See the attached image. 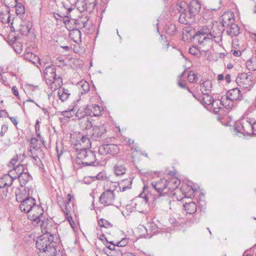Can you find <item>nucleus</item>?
I'll return each mask as SVG.
<instances>
[{"instance_id": "1", "label": "nucleus", "mask_w": 256, "mask_h": 256, "mask_svg": "<svg viewBox=\"0 0 256 256\" xmlns=\"http://www.w3.org/2000/svg\"><path fill=\"white\" fill-rule=\"evenodd\" d=\"M221 30L218 28L217 23L212 24V26H204L200 28L198 32L194 36V38L198 43V48L192 46L189 48V52L192 55H197L201 50L202 52H208L212 46V42L216 38L221 40L220 38Z\"/></svg>"}, {"instance_id": "18", "label": "nucleus", "mask_w": 256, "mask_h": 256, "mask_svg": "<svg viewBox=\"0 0 256 256\" xmlns=\"http://www.w3.org/2000/svg\"><path fill=\"white\" fill-rule=\"evenodd\" d=\"M234 15L232 12H225L222 16V24L224 27H228L234 24Z\"/></svg>"}, {"instance_id": "63", "label": "nucleus", "mask_w": 256, "mask_h": 256, "mask_svg": "<svg viewBox=\"0 0 256 256\" xmlns=\"http://www.w3.org/2000/svg\"><path fill=\"white\" fill-rule=\"evenodd\" d=\"M230 75L227 74L225 76V80L227 83L229 84L230 82Z\"/></svg>"}, {"instance_id": "59", "label": "nucleus", "mask_w": 256, "mask_h": 256, "mask_svg": "<svg viewBox=\"0 0 256 256\" xmlns=\"http://www.w3.org/2000/svg\"><path fill=\"white\" fill-rule=\"evenodd\" d=\"M10 120L12 121V122L16 126L18 125V121H17V119H16V117H14V116H9L8 117Z\"/></svg>"}, {"instance_id": "25", "label": "nucleus", "mask_w": 256, "mask_h": 256, "mask_svg": "<svg viewBox=\"0 0 256 256\" xmlns=\"http://www.w3.org/2000/svg\"><path fill=\"white\" fill-rule=\"evenodd\" d=\"M18 179L22 186H24L27 182L32 180V177L28 173V170L18 176Z\"/></svg>"}, {"instance_id": "11", "label": "nucleus", "mask_w": 256, "mask_h": 256, "mask_svg": "<svg viewBox=\"0 0 256 256\" xmlns=\"http://www.w3.org/2000/svg\"><path fill=\"white\" fill-rule=\"evenodd\" d=\"M236 82L238 86L250 90L254 84L251 73H241L238 74L236 78Z\"/></svg>"}, {"instance_id": "6", "label": "nucleus", "mask_w": 256, "mask_h": 256, "mask_svg": "<svg viewBox=\"0 0 256 256\" xmlns=\"http://www.w3.org/2000/svg\"><path fill=\"white\" fill-rule=\"evenodd\" d=\"M44 74L46 84L52 86V88H53V84L60 86L62 84V78L60 76L56 75L55 66L50 65L46 66L44 70Z\"/></svg>"}, {"instance_id": "19", "label": "nucleus", "mask_w": 256, "mask_h": 256, "mask_svg": "<svg viewBox=\"0 0 256 256\" xmlns=\"http://www.w3.org/2000/svg\"><path fill=\"white\" fill-rule=\"evenodd\" d=\"M14 178L10 174H5L0 178V187L7 190L12 185Z\"/></svg>"}, {"instance_id": "57", "label": "nucleus", "mask_w": 256, "mask_h": 256, "mask_svg": "<svg viewBox=\"0 0 256 256\" xmlns=\"http://www.w3.org/2000/svg\"><path fill=\"white\" fill-rule=\"evenodd\" d=\"M18 196H20L22 198H29V194H28L26 192H24V194H23L22 192H20L19 193H16V200H17V197Z\"/></svg>"}, {"instance_id": "45", "label": "nucleus", "mask_w": 256, "mask_h": 256, "mask_svg": "<svg viewBox=\"0 0 256 256\" xmlns=\"http://www.w3.org/2000/svg\"><path fill=\"white\" fill-rule=\"evenodd\" d=\"M74 107H73L72 108H68V110L62 111L61 114L64 117L70 118L74 116Z\"/></svg>"}, {"instance_id": "2", "label": "nucleus", "mask_w": 256, "mask_h": 256, "mask_svg": "<svg viewBox=\"0 0 256 256\" xmlns=\"http://www.w3.org/2000/svg\"><path fill=\"white\" fill-rule=\"evenodd\" d=\"M152 187L158 192V196H152V194H144L142 201L144 202V204H148V202L152 200V206L155 207L157 204H162L164 206H169L171 203L170 198L168 194L167 180L159 179L154 181L151 184Z\"/></svg>"}, {"instance_id": "22", "label": "nucleus", "mask_w": 256, "mask_h": 256, "mask_svg": "<svg viewBox=\"0 0 256 256\" xmlns=\"http://www.w3.org/2000/svg\"><path fill=\"white\" fill-rule=\"evenodd\" d=\"M132 180L131 178H129L123 180L119 184H116V186H119L120 190L124 192L127 190L130 189L132 188Z\"/></svg>"}, {"instance_id": "15", "label": "nucleus", "mask_w": 256, "mask_h": 256, "mask_svg": "<svg viewBox=\"0 0 256 256\" xmlns=\"http://www.w3.org/2000/svg\"><path fill=\"white\" fill-rule=\"evenodd\" d=\"M5 6L9 8L14 7L16 15L20 17L25 13L24 6L22 4L18 2L17 0H14L12 2H8L6 0L5 2Z\"/></svg>"}, {"instance_id": "28", "label": "nucleus", "mask_w": 256, "mask_h": 256, "mask_svg": "<svg viewBox=\"0 0 256 256\" xmlns=\"http://www.w3.org/2000/svg\"><path fill=\"white\" fill-rule=\"evenodd\" d=\"M78 86L81 94L88 93L90 90V85L88 82L85 80H81L78 83Z\"/></svg>"}, {"instance_id": "37", "label": "nucleus", "mask_w": 256, "mask_h": 256, "mask_svg": "<svg viewBox=\"0 0 256 256\" xmlns=\"http://www.w3.org/2000/svg\"><path fill=\"white\" fill-rule=\"evenodd\" d=\"M12 170H10V172H16V176H15V178H18V176L21 175V174L26 172L28 170L27 168L24 165H18L15 167H14Z\"/></svg>"}, {"instance_id": "13", "label": "nucleus", "mask_w": 256, "mask_h": 256, "mask_svg": "<svg viewBox=\"0 0 256 256\" xmlns=\"http://www.w3.org/2000/svg\"><path fill=\"white\" fill-rule=\"evenodd\" d=\"M74 145L78 150H88L91 146V142L90 138L85 136L78 134L76 136V142Z\"/></svg>"}, {"instance_id": "56", "label": "nucleus", "mask_w": 256, "mask_h": 256, "mask_svg": "<svg viewBox=\"0 0 256 256\" xmlns=\"http://www.w3.org/2000/svg\"><path fill=\"white\" fill-rule=\"evenodd\" d=\"M194 191L192 188H190V190L187 192H185L184 193V196L185 197L189 198L191 197L194 195Z\"/></svg>"}, {"instance_id": "58", "label": "nucleus", "mask_w": 256, "mask_h": 256, "mask_svg": "<svg viewBox=\"0 0 256 256\" xmlns=\"http://www.w3.org/2000/svg\"><path fill=\"white\" fill-rule=\"evenodd\" d=\"M12 91L13 94L19 98L18 92L17 88L16 86H13L12 87Z\"/></svg>"}, {"instance_id": "30", "label": "nucleus", "mask_w": 256, "mask_h": 256, "mask_svg": "<svg viewBox=\"0 0 256 256\" xmlns=\"http://www.w3.org/2000/svg\"><path fill=\"white\" fill-rule=\"evenodd\" d=\"M110 243L111 244L108 246L107 248L111 250L110 252L111 255H120L121 256V254H124L122 252L123 248L114 244L113 242H110Z\"/></svg>"}, {"instance_id": "55", "label": "nucleus", "mask_w": 256, "mask_h": 256, "mask_svg": "<svg viewBox=\"0 0 256 256\" xmlns=\"http://www.w3.org/2000/svg\"><path fill=\"white\" fill-rule=\"evenodd\" d=\"M8 130V126L7 124H4L2 126V130L0 132V134L2 136H3V135L6 133V132Z\"/></svg>"}, {"instance_id": "42", "label": "nucleus", "mask_w": 256, "mask_h": 256, "mask_svg": "<svg viewBox=\"0 0 256 256\" xmlns=\"http://www.w3.org/2000/svg\"><path fill=\"white\" fill-rule=\"evenodd\" d=\"M102 108L98 104H94L92 106V116H98L102 114Z\"/></svg>"}, {"instance_id": "41", "label": "nucleus", "mask_w": 256, "mask_h": 256, "mask_svg": "<svg viewBox=\"0 0 256 256\" xmlns=\"http://www.w3.org/2000/svg\"><path fill=\"white\" fill-rule=\"evenodd\" d=\"M114 171L115 174L118 176H122L126 173V170L124 166L122 164H116L114 166Z\"/></svg>"}, {"instance_id": "23", "label": "nucleus", "mask_w": 256, "mask_h": 256, "mask_svg": "<svg viewBox=\"0 0 256 256\" xmlns=\"http://www.w3.org/2000/svg\"><path fill=\"white\" fill-rule=\"evenodd\" d=\"M32 28V24L27 21H22L19 26L18 32L22 34H27Z\"/></svg>"}, {"instance_id": "12", "label": "nucleus", "mask_w": 256, "mask_h": 256, "mask_svg": "<svg viewBox=\"0 0 256 256\" xmlns=\"http://www.w3.org/2000/svg\"><path fill=\"white\" fill-rule=\"evenodd\" d=\"M17 202L20 203V208L22 212L28 213L36 204V200L32 197L22 198L20 196L17 197Z\"/></svg>"}, {"instance_id": "16", "label": "nucleus", "mask_w": 256, "mask_h": 256, "mask_svg": "<svg viewBox=\"0 0 256 256\" xmlns=\"http://www.w3.org/2000/svg\"><path fill=\"white\" fill-rule=\"evenodd\" d=\"M201 4L198 0H192L189 4V10L188 12V16H190V19L192 16L198 14L200 10Z\"/></svg>"}, {"instance_id": "29", "label": "nucleus", "mask_w": 256, "mask_h": 256, "mask_svg": "<svg viewBox=\"0 0 256 256\" xmlns=\"http://www.w3.org/2000/svg\"><path fill=\"white\" fill-rule=\"evenodd\" d=\"M184 208L186 213L193 214L197 210V205L194 202H189L184 204Z\"/></svg>"}, {"instance_id": "17", "label": "nucleus", "mask_w": 256, "mask_h": 256, "mask_svg": "<svg viewBox=\"0 0 256 256\" xmlns=\"http://www.w3.org/2000/svg\"><path fill=\"white\" fill-rule=\"evenodd\" d=\"M118 146L114 144H104L100 146L98 148V152L101 155H106L107 154L116 152Z\"/></svg>"}, {"instance_id": "46", "label": "nucleus", "mask_w": 256, "mask_h": 256, "mask_svg": "<svg viewBox=\"0 0 256 256\" xmlns=\"http://www.w3.org/2000/svg\"><path fill=\"white\" fill-rule=\"evenodd\" d=\"M10 15L8 13L0 14V21L3 24H9L10 22Z\"/></svg>"}, {"instance_id": "43", "label": "nucleus", "mask_w": 256, "mask_h": 256, "mask_svg": "<svg viewBox=\"0 0 256 256\" xmlns=\"http://www.w3.org/2000/svg\"><path fill=\"white\" fill-rule=\"evenodd\" d=\"M63 212H64V214L66 215V218L67 219L68 221L70 223V224L72 228H73L74 227V222L72 220V217L71 216V214H70V211H69L68 208H67V205L66 204V210H63Z\"/></svg>"}, {"instance_id": "34", "label": "nucleus", "mask_w": 256, "mask_h": 256, "mask_svg": "<svg viewBox=\"0 0 256 256\" xmlns=\"http://www.w3.org/2000/svg\"><path fill=\"white\" fill-rule=\"evenodd\" d=\"M145 229L146 232H150V234L151 235L156 234L158 232V227L153 222H148L145 227ZM151 236H152L150 237H151Z\"/></svg>"}, {"instance_id": "36", "label": "nucleus", "mask_w": 256, "mask_h": 256, "mask_svg": "<svg viewBox=\"0 0 256 256\" xmlns=\"http://www.w3.org/2000/svg\"><path fill=\"white\" fill-rule=\"evenodd\" d=\"M67 197L68 202H64L62 198L60 196H57L56 197L57 202L62 210H66V204L67 205V208H68V206H70L69 203L71 200L72 197L70 194H68Z\"/></svg>"}, {"instance_id": "5", "label": "nucleus", "mask_w": 256, "mask_h": 256, "mask_svg": "<svg viewBox=\"0 0 256 256\" xmlns=\"http://www.w3.org/2000/svg\"><path fill=\"white\" fill-rule=\"evenodd\" d=\"M242 98V94L238 88L230 90L220 100V104L228 109H232L234 106V102L240 100Z\"/></svg>"}, {"instance_id": "49", "label": "nucleus", "mask_w": 256, "mask_h": 256, "mask_svg": "<svg viewBox=\"0 0 256 256\" xmlns=\"http://www.w3.org/2000/svg\"><path fill=\"white\" fill-rule=\"evenodd\" d=\"M29 156L36 162V163L37 164L40 162L38 156L37 155L34 154L31 148L29 150Z\"/></svg>"}, {"instance_id": "7", "label": "nucleus", "mask_w": 256, "mask_h": 256, "mask_svg": "<svg viewBox=\"0 0 256 256\" xmlns=\"http://www.w3.org/2000/svg\"><path fill=\"white\" fill-rule=\"evenodd\" d=\"M96 161V154L90 150H81L77 154L76 162L91 166Z\"/></svg>"}, {"instance_id": "31", "label": "nucleus", "mask_w": 256, "mask_h": 256, "mask_svg": "<svg viewBox=\"0 0 256 256\" xmlns=\"http://www.w3.org/2000/svg\"><path fill=\"white\" fill-rule=\"evenodd\" d=\"M210 93H206V94H202V96L201 100L202 104L206 107L209 106L215 100L212 96L209 94Z\"/></svg>"}, {"instance_id": "20", "label": "nucleus", "mask_w": 256, "mask_h": 256, "mask_svg": "<svg viewBox=\"0 0 256 256\" xmlns=\"http://www.w3.org/2000/svg\"><path fill=\"white\" fill-rule=\"evenodd\" d=\"M106 132V128L104 126H94L93 128L92 136L96 139L100 138Z\"/></svg>"}, {"instance_id": "27", "label": "nucleus", "mask_w": 256, "mask_h": 256, "mask_svg": "<svg viewBox=\"0 0 256 256\" xmlns=\"http://www.w3.org/2000/svg\"><path fill=\"white\" fill-rule=\"evenodd\" d=\"M226 28L227 34L232 37L236 36L240 34V28L236 24H232Z\"/></svg>"}, {"instance_id": "52", "label": "nucleus", "mask_w": 256, "mask_h": 256, "mask_svg": "<svg viewBox=\"0 0 256 256\" xmlns=\"http://www.w3.org/2000/svg\"><path fill=\"white\" fill-rule=\"evenodd\" d=\"M96 178L99 180H104L107 178L106 174L104 171L100 172L96 176Z\"/></svg>"}, {"instance_id": "53", "label": "nucleus", "mask_w": 256, "mask_h": 256, "mask_svg": "<svg viewBox=\"0 0 256 256\" xmlns=\"http://www.w3.org/2000/svg\"><path fill=\"white\" fill-rule=\"evenodd\" d=\"M8 190L4 188L0 187V200L6 197Z\"/></svg>"}, {"instance_id": "33", "label": "nucleus", "mask_w": 256, "mask_h": 256, "mask_svg": "<svg viewBox=\"0 0 256 256\" xmlns=\"http://www.w3.org/2000/svg\"><path fill=\"white\" fill-rule=\"evenodd\" d=\"M70 36L75 42H81V32L78 29H74L70 32Z\"/></svg>"}, {"instance_id": "44", "label": "nucleus", "mask_w": 256, "mask_h": 256, "mask_svg": "<svg viewBox=\"0 0 256 256\" xmlns=\"http://www.w3.org/2000/svg\"><path fill=\"white\" fill-rule=\"evenodd\" d=\"M30 148L34 150H38L40 148V144L38 142V140L36 138H32L30 140Z\"/></svg>"}, {"instance_id": "3", "label": "nucleus", "mask_w": 256, "mask_h": 256, "mask_svg": "<svg viewBox=\"0 0 256 256\" xmlns=\"http://www.w3.org/2000/svg\"><path fill=\"white\" fill-rule=\"evenodd\" d=\"M43 234L37 238L36 246L40 251L39 256H58V252L56 248V243L54 242L51 226L47 228H41Z\"/></svg>"}, {"instance_id": "10", "label": "nucleus", "mask_w": 256, "mask_h": 256, "mask_svg": "<svg viewBox=\"0 0 256 256\" xmlns=\"http://www.w3.org/2000/svg\"><path fill=\"white\" fill-rule=\"evenodd\" d=\"M188 4L185 2H180L177 3L174 8V10L180 13L179 22L180 23L186 24L190 22V16H188L186 9Z\"/></svg>"}, {"instance_id": "51", "label": "nucleus", "mask_w": 256, "mask_h": 256, "mask_svg": "<svg viewBox=\"0 0 256 256\" xmlns=\"http://www.w3.org/2000/svg\"><path fill=\"white\" fill-rule=\"evenodd\" d=\"M128 240L126 238H122L120 241L117 242L116 244L122 248L126 246L128 244Z\"/></svg>"}, {"instance_id": "26", "label": "nucleus", "mask_w": 256, "mask_h": 256, "mask_svg": "<svg viewBox=\"0 0 256 256\" xmlns=\"http://www.w3.org/2000/svg\"><path fill=\"white\" fill-rule=\"evenodd\" d=\"M91 117L88 116L80 120V126L83 129L89 130L92 126Z\"/></svg>"}, {"instance_id": "40", "label": "nucleus", "mask_w": 256, "mask_h": 256, "mask_svg": "<svg viewBox=\"0 0 256 256\" xmlns=\"http://www.w3.org/2000/svg\"><path fill=\"white\" fill-rule=\"evenodd\" d=\"M204 194L200 192L198 196V206L200 211H204L206 209V203L204 200Z\"/></svg>"}, {"instance_id": "50", "label": "nucleus", "mask_w": 256, "mask_h": 256, "mask_svg": "<svg viewBox=\"0 0 256 256\" xmlns=\"http://www.w3.org/2000/svg\"><path fill=\"white\" fill-rule=\"evenodd\" d=\"M184 72L180 75L178 76V86H180L182 88H186L189 92H191V91L190 90V89L186 87V86L182 83V82L180 81L182 77L183 76L184 74Z\"/></svg>"}, {"instance_id": "39", "label": "nucleus", "mask_w": 256, "mask_h": 256, "mask_svg": "<svg viewBox=\"0 0 256 256\" xmlns=\"http://www.w3.org/2000/svg\"><path fill=\"white\" fill-rule=\"evenodd\" d=\"M247 68L252 71L256 70V58H252L246 63Z\"/></svg>"}, {"instance_id": "60", "label": "nucleus", "mask_w": 256, "mask_h": 256, "mask_svg": "<svg viewBox=\"0 0 256 256\" xmlns=\"http://www.w3.org/2000/svg\"><path fill=\"white\" fill-rule=\"evenodd\" d=\"M168 222L171 224L174 225V226L177 225L176 224L178 222H176V220L174 218H170L168 219Z\"/></svg>"}, {"instance_id": "9", "label": "nucleus", "mask_w": 256, "mask_h": 256, "mask_svg": "<svg viewBox=\"0 0 256 256\" xmlns=\"http://www.w3.org/2000/svg\"><path fill=\"white\" fill-rule=\"evenodd\" d=\"M252 122L253 121L248 118L241 120L240 122L236 124L235 127L234 128V132L236 134H242L244 136H250L253 134Z\"/></svg>"}, {"instance_id": "8", "label": "nucleus", "mask_w": 256, "mask_h": 256, "mask_svg": "<svg viewBox=\"0 0 256 256\" xmlns=\"http://www.w3.org/2000/svg\"><path fill=\"white\" fill-rule=\"evenodd\" d=\"M110 185V189L104 190L101 194L100 198V202L104 206H108L114 204V191L116 188V184L115 182H108Z\"/></svg>"}, {"instance_id": "24", "label": "nucleus", "mask_w": 256, "mask_h": 256, "mask_svg": "<svg viewBox=\"0 0 256 256\" xmlns=\"http://www.w3.org/2000/svg\"><path fill=\"white\" fill-rule=\"evenodd\" d=\"M212 82L209 80L203 82L200 85V90L202 94L210 93L212 88Z\"/></svg>"}, {"instance_id": "47", "label": "nucleus", "mask_w": 256, "mask_h": 256, "mask_svg": "<svg viewBox=\"0 0 256 256\" xmlns=\"http://www.w3.org/2000/svg\"><path fill=\"white\" fill-rule=\"evenodd\" d=\"M188 78L191 83L196 82L198 80L196 74L192 70L188 72Z\"/></svg>"}, {"instance_id": "14", "label": "nucleus", "mask_w": 256, "mask_h": 256, "mask_svg": "<svg viewBox=\"0 0 256 256\" xmlns=\"http://www.w3.org/2000/svg\"><path fill=\"white\" fill-rule=\"evenodd\" d=\"M92 110L88 106H80L75 113L76 120H80L88 116H92Z\"/></svg>"}, {"instance_id": "35", "label": "nucleus", "mask_w": 256, "mask_h": 256, "mask_svg": "<svg viewBox=\"0 0 256 256\" xmlns=\"http://www.w3.org/2000/svg\"><path fill=\"white\" fill-rule=\"evenodd\" d=\"M70 94L68 90L63 88H60L58 90V96L59 98L62 101L64 102L66 100Z\"/></svg>"}, {"instance_id": "4", "label": "nucleus", "mask_w": 256, "mask_h": 256, "mask_svg": "<svg viewBox=\"0 0 256 256\" xmlns=\"http://www.w3.org/2000/svg\"><path fill=\"white\" fill-rule=\"evenodd\" d=\"M28 217L31 221L39 224L41 228H47V226H52V222L48 221L42 208L40 205L36 204L28 213Z\"/></svg>"}, {"instance_id": "61", "label": "nucleus", "mask_w": 256, "mask_h": 256, "mask_svg": "<svg viewBox=\"0 0 256 256\" xmlns=\"http://www.w3.org/2000/svg\"><path fill=\"white\" fill-rule=\"evenodd\" d=\"M4 116L8 117V113L4 110H0V118Z\"/></svg>"}, {"instance_id": "21", "label": "nucleus", "mask_w": 256, "mask_h": 256, "mask_svg": "<svg viewBox=\"0 0 256 256\" xmlns=\"http://www.w3.org/2000/svg\"><path fill=\"white\" fill-rule=\"evenodd\" d=\"M180 184V181L175 178H172L167 180L168 196H170V192H172L178 188Z\"/></svg>"}, {"instance_id": "64", "label": "nucleus", "mask_w": 256, "mask_h": 256, "mask_svg": "<svg viewBox=\"0 0 256 256\" xmlns=\"http://www.w3.org/2000/svg\"><path fill=\"white\" fill-rule=\"evenodd\" d=\"M121 256H136L131 252H126L124 254H121Z\"/></svg>"}, {"instance_id": "62", "label": "nucleus", "mask_w": 256, "mask_h": 256, "mask_svg": "<svg viewBox=\"0 0 256 256\" xmlns=\"http://www.w3.org/2000/svg\"><path fill=\"white\" fill-rule=\"evenodd\" d=\"M40 124H39V121L38 120H36V124H35V130L36 132H38L40 131Z\"/></svg>"}, {"instance_id": "32", "label": "nucleus", "mask_w": 256, "mask_h": 256, "mask_svg": "<svg viewBox=\"0 0 256 256\" xmlns=\"http://www.w3.org/2000/svg\"><path fill=\"white\" fill-rule=\"evenodd\" d=\"M24 58L25 59H26L31 62L34 64H36L37 67H38V66L36 64V62L40 64V58L32 53L27 52L25 54H24Z\"/></svg>"}, {"instance_id": "54", "label": "nucleus", "mask_w": 256, "mask_h": 256, "mask_svg": "<svg viewBox=\"0 0 256 256\" xmlns=\"http://www.w3.org/2000/svg\"><path fill=\"white\" fill-rule=\"evenodd\" d=\"M18 156H15L13 157V158L11 159L10 161V164H8V166H9L10 167V166H12V168H14V167H15V166H14V165H15V164H16V163L17 162H18Z\"/></svg>"}, {"instance_id": "38", "label": "nucleus", "mask_w": 256, "mask_h": 256, "mask_svg": "<svg viewBox=\"0 0 256 256\" xmlns=\"http://www.w3.org/2000/svg\"><path fill=\"white\" fill-rule=\"evenodd\" d=\"M219 104H220V100H215L210 106L209 108H207L208 109H209L210 110L212 111L215 114H218L222 108L221 107L219 106Z\"/></svg>"}, {"instance_id": "48", "label": "nucleus", "mask_w": 256, "mask_h": 256, "mask_svg": "<svg viewBox=\"0 0 256 256\" xmlns=\"http://www.w3.org/2000/svg\"><path fill=\"white\" fill-rule=\"evenodd\" d=\"M98 224L100 226L104 227L105 228H108L112 226V224L109 222L104 218H101L100 220H98Z\"/></svg>"}]
</instances>
